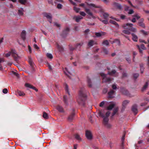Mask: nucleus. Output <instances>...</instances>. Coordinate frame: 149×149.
Listing matches in <instances>:
<instances>
[{
  "instance_id": "nucleus-1",
  "label": "nucleus",
  "mask_w": 149,
  "mask_h": 149,
  "mask_svg": "<svg viewBox=\"0 0 149 149\" xmlns=\"http://www.w3.org/2000/svg\"><path fill=\"white\" fill-rule=\"evenodd\" d=\"M86 95L81 92H80L79 95L77 97V101L80 104L83 105L86 99Z\"/></svg>"
},
{
  "instance_id": "nucleus-2",
  "label": "nucleus",
  "mask_w": 149,
  "mask_h": 149,
  "mask_svg": "<svg viewBox=\"0 0 149 149\" xmlns=\"http://www.w3.org/2000/svg\"><path fill=\"white\" fill-rule=\"evenodd\" d=\"M11 54L16 60H17L19 58V56L17 54L16 51L15 50H12L11 52L6 54V57H8L10 56Z\"/></svg>"
},
{
  "instance_id": "nucleus-3",
  "label": "nucleus",
  "mask_w": 149,
  "mask_h": 149,
  "mask_svg": "<svg viewBox=\"0 0 149 149\" xmlns=\"http://www.w3.org/2000/svg\"><path fill=\"white\" fill-rule=\"evenodd\" d=\"M133 24H132L127 23L126 24H123L122 27L126 29H128L130 31L135 32L136 31V29L134 27H132Z\"/></svg>"
},
{
  "instance_id": "nucleus-4",
  "label": "nucleus",
  "mask_w": 149,
  "mask_h": 149,
  "mask_svg": "<svg viewBox=\"0 0 149 149\" xmlns=\"http://www.w3.org/2000/svg\"><path fill=\"white\" fill-rule=\"evenodd\" d=\"M100 115L104 118L103 123L104 125L108 123L109 119L108 118L105 117L104 113L102 111H100L99 112Z\"/></svg>"
},
{
  "instance_id": "nucleus-5",
  "label": "nucleus",
  "mask_w": 149,
  "mask_h": 149,
  "mask_svg": "<svg viewBox=\"0 0 149 149\" xmlns=\"http://www.w3.org/2000/svg\"><path fill=\"white\" fill-rule=\"evenodd\" d=\"M100 74L101 76L103 77V82H107L111 81V78L106 77V75L104 73H102Z\"/></svg>"
},
{
  "instance_id": "nucleus-6",
  "label": "nucleus",
  "mask_w": 149,
  "mask_h": 149,
  "mask_svg": "<svg viewBox=\"0 0 149 149\" xmlns=\"http://www.w3.org/2000/svg\"><path fill=\"white\" fill-rule=\"evenodd\" d=\"M43 14L44 16L48 19L49 21L51 23L52 22V16L51 14L50 13H43Z\"/></svg>"
},
{
  "instance_id": "nucleus-7",
  "label": "nucleus",
  "mask_w": 149,
  "mask_h": 149,
  "mask_svg": "<svg viewBox=\"0 0 149 149\" xmlns=\"http://www.w3.org/2000/svg\"><path fill=\"white\" fill-rule=\"evenodd\" d=\"M83 44V43L82 42H81L80 43H77L76 45L75 48L73 47H70V50L71 51H72L75 49H77L78 48H79V49L81 47V46Z\"/></svg>"
},
{
  "instance_id": "nucleus-8",
  "label": "nucleus",
  "mask_w": 149,
  "mask_h": 149,
  "mask_svg": "<svg viewBox=\"0 0 149 149\" xmlns=\"http://www.w3.org/2000/svg\"><path fill=\"white\" fill-rule=\"evenodd\" d=\"M86 136L87 138L89 140H91L92 138V136L90 131L86 130Z\"/></svg>"
},
{
  "instance_id": "nucleus-9",
  "label": "nucleus",
  "mask_w": 149,
  "mask_h": 149,
  "mask_svg": "<svg viewBox=\"0 0 149 149\" xmlns=\"http://www.w3.org/2000/svg\"><path fill=\"white\" fill-rule=\"evenodd\" d=\"M115 91L111 90L108 93L109 97L110 98H112L114 97Z\"/></svg>"
},
{
  "instance_id": "nucleus-10",
  "label": "nucleus",
  "mask_w": 149,
  "mask_h": 149,
  "mask_svg": "<svg viewBox=\"0 0 149 149\" xmlns=\"http://www.w3.org/2000/svg\"><path fill=\"white\" fill-rule=\"evenodd\" d=\"M144 21V19L143 18H141L139 21V22L138 23V25L142 27L143 28L145 27V25L143 23Z\"/></svg>"
},
{
  "instance_id": "nucleus-11",
  "label": "nucleus",
  "mask_w": 149,
  "mask_h": 149,
  "mask_svg": "<svg viewBox=\"0 0 149 149\" xmlns=\"http://www.w3.org/2000/svg\"><path fill=\"white\" fill-rule=\"evenodd\" d=\"M25 86L27 88H32L35 90L36 91H38V90L36 88L29 83H26L25 84Z\"/></svg>"
},
{
  "instance_id": "nucleus-12",
  "label": "nucleus",
  "mask_w": 149,
  "mask_h": 149,
  "mask_svg": "<svg viewBox=\"0 0 149 149\" xmlns=\"http://www.w3.org/2000/svg\"><path fill=\"white\" fill-rule=\"evenodd\" d=\"M106 33L105 32H101L96 33L95 35L97 37H99L102 36H104Z\"/></svg>"
},
{
  "instance_id": "nucleus-13",
  "label": "nucleus",
  "mask_w": 149,
  "mask_h": 149,
  "mask_svg": "<svg viewBox=\"0 0 149 149\" xmlns=\"http://www.w3.org/2000/svg\"><path fill=\"white\" fill-rule=\"evenodd\" d=\"M94 44H97L96 42L93 40H90L88 42V46L89 47H91Z\"/></svg>"
},
{
  "instance_id": "nucleus-14",
  "label": "nucleus",
  "mask_w": 149,
  "mask_h": 149,
  "mask_svg": "<svg viewBox=\"0 0 149 149\" xmlns=\"http://www.w3.org/2000/svg\"><path fill=\"white\" fill-rule=\"evenodd\" d=\"M73 18L77 22H78L80 20L83 19V17L81 16H75Z\"/></svg>"
},
{
  "instance_id": "nucleus-15",
  "label": "nucleus",
  "mask_w": 149,
  "mask_h": 149,
  "mask_svg": "<svg viewBox=\"0 0 149 149\" xmlns=\"http://www.w3.org/2000/svg\"><path fill=\"white\" fill-rule=\"evenodd\" d=\"M85 11L86 12V13L88 14L89 15L93 17V13L91 12V10L87 8H85Z\"/></svg>"
},
{
  "instance_id": "nucleus-16",
  "label": "nucleus",
  "mask_w": 149,
  "mask_h": 149,
  "mask_svg": "<svg viewBox=\"0 0 149 149\" xmlns=\"http://www.w3.org/2000/svg\"><path fill=\"white\" fill-rule=\"evenodd\" d=\"M26 32L24 30H23L21 33V36L23 40H25L26 39Z\"/></svg>"
},
{
  "instance_id": "nucleus-17",
  "label": "nucleus",
  "mask_w": 149,
  "mask_h": 149,
  "mask_svg": "<svg viewBox=\"0 0 149 149\" xmlns=\"http://www.w3.org/2000/svg\"><path fill=\"white\" fill-rule=\"evenodd\" d=\"M118 107H116L113 110V112L112 114V116H113L115 114H118Z\"/></svg>"
},
{
  "instance_id": "nucleus-18",
  "label": "nucleus",
  "mask_w": 149,
  "mask_h": 149,
  "mask_svg": "<svg viewBox=\"0 0 149 149\" xmlns=\"http://www.w3.org/2000/svg\"><path fill=\"white\" fill-rule=\"evenodd\" d=\"M87 5L89 6L95 8H100V6H97L95 4L93 3H87Z\"/></svg>"
},
{
  "instance_id": "nucleus-19",
  "label": "nucleus",
  "mask_w": 149,
  "mask_h": 149,
  "mask_svg": "<svg viewBox=\"0 0 149 149\" xmlns=\"http://www.w3.org/2000/svg\"><path fill=\"white\" fill-rule=\"evenodd\" d=\"M56 109L60 112H63L64 110L63 107L61 106L58 105L56 107Z\"/></svg>"
},
{
  "instance_id": "nucleus-20",
  "label": "nucleus",
  "mask_w": 149,
  "mask_h": 149,
  "mask_svg": "<svg viewBox=\"0 0 149 149\" xmlns=\"http://www.w3.org/2000/svg\"><path fill=\"white\" fill-rule=\"evenodd\" d=\"M132 110L134 113H136L137 112V106L136 105H134L132 108Z\"/></svg>"
},
{
  "instance_id": "nucleus-21",
  "label": "nucleus",
  "mask_w": 149,
  "mask_h": 149,
  "mask_svg": "<svg viewBox=\"0 0 149 149\" xmlns=\"http://www.w3.org/2000/svg\"><path fill=\"white\" fill-rule=\"evenodd\" d=\"M29 62L31 66L32 67L33 69L34 68L35 65L33 62V61L31 58H29Z\"/></svg>"
},
{
  "instance_id": "nucleus-22",
  "label": "nucleus",
  "mask_w": 149,
  "mask_h": 149,
  "mask_svg": "<svg viewBox=\"0 0 149 149\" xmlns=\"http://www.w3.org/2000/svg\"><path fill=\"white\" fill-rule=\"evenodd\" d=\"M132 40L135 42H137L138 41V37L137 36L133 33H132Z\"/></svg>"
},
{
  "instance_id": "nucleus-23",
  "label": "nucleus",
  "mask_w": 149,
  "mask_h": 149,
  "mask_svg": "<svg viewBox=\"0 0 149 149\" xmlns=\"http://www.w3.org/2000/svg\"><path fill=\"white\" fill-rule=\"evenodd\" d=\"M115 106V104L114 103L111 104L107 107V110H111Z\"/></svg>"
},
{
  "instance_id": "nucleus-24",
  "label": "nucleus",
  "mask_w": 149,
  "mask_h": 149,
  "mask_svg": "<svg viewBox=\"0 0 149 149\" xmlns=\"http://www.w3.org/2000/svg\"><path fill=\"white\" fill-rule=\"evenodd\" d=\"M110 23L111 24H114L118 28L119 26L116 21L112 20L110 21Z\"/></svg>"
},
{
  "instance_id": "nucleus-25",
  "label": "nucleus",
  "mask_w": 149,
  "mask_h": 149,
  "mask_svg": "<svg viewBox=\"0 0 149 149\" xmlns=\"http://www.w3.org/2000/svg\"><path fill=\"white\" fill-rule=\"evenodd\" d=\"M74 113L73 112L69 116L68 120L70 121H71L72 120L74 116Z\"/></svg>"
},
{
  "instance_id": "nucleus-26",
  "label": "nucleus",
  "mask_w": 149,
  "mask_h": 149,
  "mask_svg": "<svg viewBox=\"0 0 149 149\" xmlns=\"http://www.w3.org/2000/svg\"><path fill=\"white\" fill-rule=\"evenodd\" d=\"M114 5L116 7L119 9H122L121 6L119 4L117 3H115Z\"/></svg>"
},
{
  "instance_id": "nucleus-27",
  "label": "nucleus",
  "mask_w": 149,
  "mask_h": 149,
  "mask_svg": "<svg viewBox=\"0 0 149 149\" xmlns=\"http://www.w3.org/2000/svg\"><path fill=\"white\" fill-rule=\"evenodd\" d=\"M148 85V83L146 82L145 84L142 88L141 91H144L147 88Z\"/></svg>"
},
{
  "instance_id": "nucleus-28",
  "label": "nucleus",
  "mask_w": 149,
  "mask_h": 149,
  "mask_svg": "<svg viewBox=\"0 0 149 149\" xmlns=\"http://www.w3.org/2000/svg\"><path fill=\"white\" fill-rule=\"evenodd\" d=\"M17 93L18 94V95L19 96H24L25 95V94L22 91H17Z\"/></svg>"
},
{
  "instance_id": "nucleus-29",
  "label": "nucleus",
  "mask_w": 149,
  "mask_h": 149,
  "mask_svg": "<svg viewBox=\"0 0 149 149\" xmlns=\"http://www.w3.org/2000/svg\"><path fill=\"white\" fill-rule=\"evenodd\" d=\"M69 30L68 27L66 28L63 31V34H66L68 32Z\"/></svg>"
},
{
  "instance_id": "nucleus-30",
  "label": "nucleus",
  "mask_w": 149,
  "mask_h": 149,
  "mask_svg": "<svg viewBox=\"0 0 149 149\" xmlns=\"http://www.w3.org/2000/svg\"><path fill=\"white\" fill-rule=\"evenodd\" d=\"M42 116L45 119H47L49 118L47 114L45 112H43Z\"/></svg>"
},
{
  "instance_id": "nucleus-31",
  "label": "nucleus",
  "mask_w": 149,
  "mask_h": 149,
  "mask_svg": "<svg viewBox=\"0 0 149 149\" xmlns=\"http://www.w3.org/2000/svg\"><path fill=\"white\" fill-rule=\"evenodd\" d=\"M126 30H124L123 31V32L125 34L129 35L130 34V30L128 29H127Z\"/></svg>"
},
{
  "instance_id": "nucleus-32",
  "label": "nucleus",
  "mask_w": 149,
  "mask_h": 149,
  "mask_svg": "<svg viewBox=\"0 0 149 149\" xmlns=\"http://www.w3.org/2000/svg\"><path fill=\"white\" fill-rule=\"evenodd\" d=\"M64 86H65V91L69 95V92L68 91V86L67 85V84H64Z\"/></svg>"
},
{
  "instance_id": "nucleus-33",
  "label": "nucleus",
  "mask_w": 149,
  "mask_h": 149,
  "mask_svg": "<svg viewBox=\"0 0 149 149\" xmlns=\"http://www.w3.org/2000/svg\"><path fill=\"white\" fill-rule=\"evenodd\" d=\"M129 102V101L127 100H124L123 102V106L124 107H125Z\"/></svg>"
},
{
  "instance_id": "nucleus-34",
  "label": "nucleus",
  "mask_w": 149,
  "mask_h": 149,
  "mask_svg": "<svg viewBox=\"0 0 149 149\" xmlns=\"http://www.w3.org/2000/svg\"><path fill=\"white\" fill-rule=\"evenodd\" d=\"M87 81L88 86L90 87H92V85L91 84V82L90 79L88 78Z\"/></svg>"
},
{
  "instance_id": "nucleus-35",
  "label": "nucleus",
  "mask_w": 149,
  "mask_h": 149,
  "mask_svg": "<svg viewBox=\"0 0 149 149\" xmlns=\"http://www.w3.org/2000/svg\"><path fill=\"white\" fill-rule=\"evenodd\" d=\"M75 138L76 139H77L78 140H80L81 139V138L79 136V135L77 134H75L74 135Z\"/></svg>"
},
{
  "instance_id": "nucleus-36",
  "label": "nucleus",
  "mask_w": 149,
  "mask_h": 149,
  "mask_svg": "<svg viewBox=\"0 0 149 149\" xmlns=\"http://www.w3.org/2000/svg\"><path fill=\"white\" fill-rule=\"evenodd\" d=\"M46 56L47 58L50 59H52L53 58V56L52 54H50L47 53L46 54Z\"/></svg>"
},
{
  "instance_id": "nucleus-37",
  "label": "nucleus",
  "mask_w": 149,
  "mask_h": 149,
  "mask_svg": "<svg viewBox=\"0 0 149 149\" xmlns=\"http://www.w3.org/2000/svg\"><path fill=\"white\" fill-rule=\"evenodd\" d=\"M104 125L107 128H110L112 126L111 125L108 123L105 124Z\"/></svg>"
},
{
  "instance_id": "nucleus-38",
  "label": "nucleus",
  "mask_w": 149,
  "mask_h": 149,
  "mask_svg": "<svg viewBox=\"0 0 149 149\" xmlns=\"http://www.w3.org/2000/svg\"><path fill=\"white\" fill-rule=\"evenodd\" d=\"M18 1L21 4H24L26 3V0H18Z\"/></svg>"
},
{
  "instance_id": "nucleus-39",
  "label": "nucleus",
  "mask_w": 149,
  "mask_h": 149,
  "mask_svg": "<svg viewBox=\"0 0 149 149\" xmlns=\"http://www.w3.org/2000/svg\"><path fill=\"white\" fill-rule=\"evenodd\" d=\"M116 73V71L115 70H112L111 72H109L108 74L111 75H113Z\"/></svg>"
},
{
  "instance_id": "nucleus-40",
  "label": "nucleus",
  "mask_w": 149,
  "mask_h": 149,
  "mask_svg": "<svg viewBox=\"0 0 149 149\" xmlns=\"http://www.w3.org/2000/svg\"><path fill=\"white\" fill-rule=\"evenodd\" d=\"M74 10L77 13H78L80 9L79 8L76 7H74L73 8Z\"/></svg>"
},
{
  "instance_id": "nucleus-41",
  "label": "nucleus",
  "mask_w": 149,
  "mask_h": 149,
  "mask_svg": "<svg viewBox=\"0 0 149 149\" xmlns=\"http://www.w3.org/2000/svg\"><path fill=\"white\" fill-rule=\"evenodd\" d=\"M102 44L107 46L109 45V43L107 40H106L103 41V42H102Z\"/></svg>"
},
{
  "instance_id": "nucleus-42",
  "label": "nucleus",
  "mask_w": 149,
  "mask_h": 149,
  "mask_svg": "<svg viewBox=\"0 0 149 149\" xmlns=\"http://www.w3.org/2000/svg\"><path fill=\"white\" fill-rule=\"evenodd\" d=\"M140 70L141 72V73H143V71L144 70V68H143V64H141L140 65Z\"/></svg>"
},
{
  "instance_id": "nucleus-43",
  "label": "nucleus",
  "mask_w": 149,
  "mask_h": 149,
  "mask_svg": "<svg viewBox=\"0 0 149 149\" xmlns=\"http://www.w3.org/2000/svg\"><path fill=\"white\" fill-rule=\"evenodd\" d=\"M110 114V111H107L105 113V117L108 118V117L109 116Z\"/></svg>"
},
{
  "instance_id": "nucleus-44",
  "label": "nucleus",
  "mask_w": 149,
  "mask_h": 149,
  "mask_svg": "<svg viewBox=\"0 0 149 149\" xmlns=\"http://www.w3.org/2000/svg\"><path fill=\"white\" fill-rule=\"evenodd\" d=\"M103 16L104 17V18L105 19H106L107 17L109 16V15L108 14L104 13L103 14Z\"/></svg>"
},
{
  "instance_id": "nucleus-45",
  "label": "nucleus",
  "mask_w": 149,
  "mask_h": 149,
  "mask_svg": "<svg viewBox=\"0 0 149 149\" xmlns=\"http://www.w3.org/2000/svg\"><path fill=\"white\" fill-rule=\"evenodd\" d=\"M133 16L136 17L137 19L140 18V16L138 14H135Z\"/></svg>"
},
{
  "instance_id": "nucleus-46",
  "label": "nucleus",
  "mask_w": 149,
  "mask_h": 149,
  "mask_svg": "<svg viewBox=\"0 0 149 149\" xmlns=\"http://www.w3.org/2000/svg\"><path fill=\"white\" fill-rule=\"evenodd\" d=\"M18 13L20 15H22L23 14V8L22 10H18Z\"/></svg>"
},
{
  "instance_id": "nucleus-47",
  "label": "nucleus",
  "mask_w": 149,
  "mask_h": 149,
  "mask_svg": "<svg viewBox=\"0 0 149 149\" xmlns=\"http://www.w3.org/2000/svg\"><path fill=\"white\" fill-rule=\"evenodd\" d=\"M134 13V11L132 9H130L129 10L128 12V14H132Z\"/></svg>"
},
{
  "instance_id": "nucleus-48",
  "label": "nucleus",
  "mask_w": 149,
  "mask_h": 149,
  "mask_svg": "<svg viewBox=\"0 0 149 149\" xmlns=\"http://www.w3.org/2000/svg\"><path fill=\"white\" fill-rule=\"evenodd\" d=\"M8 92V90L6 88H4L3 90V92L5 94L7 93Z\"/></svg>"
},
{
  "instance_id": "nucleus-49",
  "label": "nucleus",
  "mask_w": 149,
  "mask_h": 149,
  "mask_svg": "<svg viewBox=\"0 0 149 149\" xmlns=\"http://www.w3.org/2000/svg\"><path fill=\"white\" fill-rule=\"evenodd\" d=\"M139 76L138 74H134V77L135 79H136Z\"/></svg>"
},
{
  "instance_id": "nucleus-50",
  "label": "nucleus",
  "mask_w": 149,
  "mask_h": 149,
  "mask_svg": "<svg viewBox=\"0 0 149 149\" xmlns=\"http://www.w3.org/2000/svg\"><path fill=\"white\" fill-rule=\"evenodd\" d=\"M141 48L143 50H145L146 49V47H145L144 45L143 44L141 45Z\"/></svg>"
},
{
  "instance_id": "nucleus-51",
  "label": "nucleus",
  "mask_w": 149,
  "mask_h": 149,
  "mask_svg": "<svg viewBox=\"0 0 149 149\" xmlns=\"http://www.w3.org/2000/svg\"><path fill=\"white\" fill-rule=\"evenodd\" d=\"M79 13L80 15L83 16H85L86 15V13L84 12H80Z\"/></svg>"
},
{
  "instance_id": "nucleus-52",
  "label": "nucleus",
  "mask_w": 149,
  "mask_h": 149,
  "mask_svg": "<svg viewBox=\"0 0 149 149\" xmlns=\"http://www.w3.org/2000/svg\"><path fill=\"white\" fill-rule=\"evenodd\" d=\"M125 139V135H123L122 138L121 140L122 141V145L123 146V141Z\"/></svg>"
},
{
  "instance_id": "nucleus-53",
  "label": "nucleus",
  "mask_w": 149,
  "mask_h": 149,
  "mask_svg": "<svg viewBox=\"0 0 149 149\" xmlns=\"http://www.w3.org/2000/svg\"><path fill=\"white\" fill-rule=\"evenodd\" d=\"M112 88L113 89H116L117 88L116 85L115 84H113L112 86Z\"/></svg>"
},
{
  "instance_id": "nucleus-54",
  "label": "nucleus",
  "mask_w": 149,
  "mask_h": 149,
  "mask_svg": "<svg viewBox=\"0 0 149 149\" xmlns=\"http://www.w3.org/2000/svg\"><path fill=\"white\" fill-rule=\"evenodd\" d=\"M137 46L139 50V52L140 53L142 54V51L141 50L140 46L139 45H137Z\"/></svg>"
},
{
  "instance_id": "nucleus-55",
  "label": "nucleus",
  "mask_w": 149,
  "mask_h": 149,
  "mask_svg": "<svg viewBox=\"0 0 149 149\" xmlns=\"http://www.w3.org/2000/svg\"><path fill=\"white\" fill-rule=\"evenodd\" d=\"M105 103V102L104 101L101 102L99 106L100 107H102Z\"/></svg>"
},
{
  "instance_id": "nucleus-56",
  "label": "nucleus",
  "mask_w": 149,
  "mask_h": 149,
  "mask_svg": "<svg viewBox=\"0 0 149 149\" xmlns=\"http://www.w3.org/2000/svg\"><path fill=\"white\" fill-rule=\"evenodd\" d=\"M62 5L61 4H58L57 5V8L58 9H61L62 8Z\"/></svg>"
},
{
  "instance_id": "nucleus-57",
  "label": "nucleus",
  "mask_w": 149,
  "mask_h": 149,
  "mask_svg": "<svg viewBox=\"0 0 149 149\" xmlns=\"http://www.w3.org/2000/svg\"><path fill=\"white\" fill-rule=\"evenodd\" d=\"M100 20L102 21L103 23H104L105 24H107L108 23V21L106 20Z\"/></svg>"
},
{
  "instance_id": "nucleus-58",
  "label": "nucleus",
  "mask_w": 149,
  "mask_h": 149,
  "mask_svg": "<svg viewBox=\"0 0 149 149\" xmlns=\"http://www.w3.org/2000/svg\"><path fill=\"white\" fill-rule=\"evenodd\" d=\"M67 97L65 96H64L63 97V101L65 103H66L67 102V100H66Z\"/></svg>"
},
{
  "instance_id": "nucleus-59",
  "label": "nucleus",
  "mask_w": 149,
  "mask_h": 149,
  "mask_svg": "<svg viewBox=\"0 0 149 149\" xmlns=\"http://www.w3.org/2000/svg\"><path fill=\"white\" fill-rule=\"evenodd\" d=\"M126 16L123 15H120V18L122 19H123L125 18Z\"/></svg>"
},
{
  "instance_id": "nucleus-60",
  "label": "nucleus",
  "mask_w": 149,
  "mask_h": 149,
  "mask_svg": "<svg viewBox=\"0 0 149 149\" xmlns=\"http://www.w3.org/2000/svg\"><path fill=\"white\" fill-rule=\"evenodd\" d=\"M34 48L37 49H39V47L36 44H34Z\"/></svg>"
},
{
  "instance_id": "nucleus-61",
  "label": "nucleus",
  "mask_w": 149,
  "mask_h": 149,
  "mask_svg": "<svg viewBox=\"0 0 149 149\" xmlns=\"http://www.w3.org/2000/svg\"><path fill=\"white\" fill-rule=\"evenodd\" d=\"M126 60L129 63H130L131 60L130 58H127Z\"/></svg>"
},
{
  "instance_id": "nucleus-62",
  "label": "nucleus",
  "mask_w": 149,
  "mask_h": 149,
  "mask_svg": "<svg viewBox=\"0 0 149 149\" xmlns=\"http://www.w3.org/2000/svg\"><path fill=\"white\" fill-rule=\"evenodd\" d=\"M147 104L146 102H144L143 103H142L141 104V106H144L145 105Z\"/></svg>"
},
{
  "instance_id": "nucleus-63",
  "label": "nucleus",
  "mask_w": 149,
  "mask_h": 149,
  "mask_svg": "<svg viewBox=\"0 0 149 149\" xmlns=\"http://www.w3.org/2000/svg\"><path fill=\"white\" fill-rule=\"evenodd\" d=\"M103 52L105 54H107L108 53V51L106 49H104Z\"/></svg>"
},
{
  "instance_id": "nucleus-64",
  "label": "nucleus",
  "mask_w": 149,
  "mask_h": 149,
  "mask_svg": "<svg viewBox=\"0 0 149 149\" xmlns=\"http://www.w3.org/2000/svg\"><path fill=\"white\" fill-rule=\"evenodd\" d=\"M129 9V7L127 6H125V10L126 11H127Z\"/></svg>"
}]
</instances>
